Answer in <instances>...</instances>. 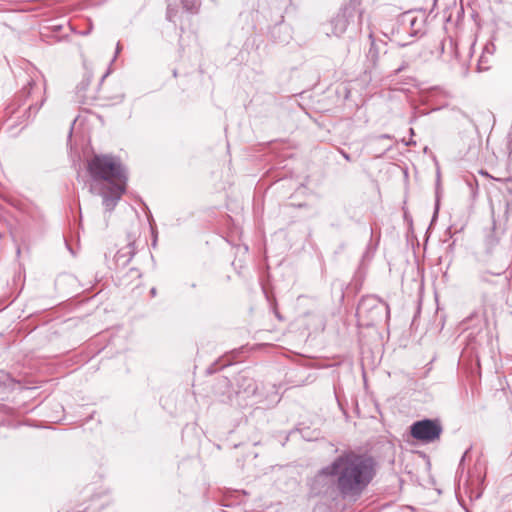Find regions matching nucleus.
<instances>
[{
  "label": "nucleus",
  "instance_id": "nucleus-8",
  "mask_svg": "<svg viewBox=\"0 0 512 512\" xmlns=\"http://www.w3.org/2000/svg\"><path fill=\"white\" fill-rule=\"evenodd\" d=\"M381 305L379 301L375 297H366L362 298L357 307V313L363 314L366 313L369 309L371 310H379Z\"/></svg>",
  "mask_w": 512,
  "mask_h": 512
},
{
  "label": "nucleus",
  "instance_id": "nucleus-21",
  "mask_svg": "<svg viewBox=\"0 0 512 512\" xmlns=\"http://www.w3.org/2000/svg\"><path fill=\"white\" fill-rule=\"evenodd\" d=\"M16 253H17V256H19V255H20V253H21V249H20V247H17Z\"/></svg>",
  "mask_w": 512,
  "mask_h": 512
},
{
  "label": "nucleus",
  "instance_id": "nucleus-5",
  "mask_svg": "<svg viewBox=\"0 0 512 512\" xmlns=\"http://www.w3.org/2000/svg\"><path fill=\"white\" fill-rule=\"evenodd\" d=\"M460 325L463 332L466 333L467 345L471 349H475L476 344L480 343V340L483 338L482 333L485 326L483 317L479 313L473 312Z\"/></svg>",
  "mask_w": 512,
  "mask_h": 512
},
{
  "label": "nucleus",
  "instance_id": "nucleus-14",
  "mask_svg": "<svg viewBox=\"0 0 512 512\" xmlns=\"http://www.w3.org/2000/svg\"><path fill=\"white\" fill-rule=\"evenodd\" d=\"M174 15H175V14H174L173 10H172L170 7H168V9H167V15H166L167 19H168L169 21H173V17H174Z\"/></svg>",
  "mask_w": 512,
  "mask_h": 512
},
{
  "label": "nucleus",
  "instance_id": "nucleus-22",
  "mask_svg": "<svg viewBox=\"0 0 512 512\" xmlns=\"http://www.w3.org/2000/svg\"><path fill=\"white\" fill-rule=\"evenodd\" d=\"M90 33V29L89 30H85V32H82V35H88Z\"/></svg>",
  "mask_w": 512,
  "mask_h": 512
},
{
  "label": "nucleus",
  "instance_id": "nucleus-7",
  "mask_svg": "<svg viewBox=\"0 0 512 512\" xmlns=\"http://www.w3.org/2000/svg\"><path fill=\"white\" fill-rule=\"evenodd\" d=\"M369 40L370 47L368 52L366 53V71H371L372 69H375L378 65L380 57V52L375 43V38L372 32L369 33Z\"/></svg>",
  "mask_w": 512,
  "mask_h": 512
},
{
  "label": "nucleus",
  "instance_id": "nucleus-18",
  "mask_svg": "<svg viewBox=\"0 0 512 512\" xmlns=\"http://www.w3.org/2000/svg\"><path fill=\"white\" fill-rule=\"evenodd\" d=\"M379 139H391V136L388 134H382L379 136Z\"/></svg>",
  "mask_w": 512,
  "mask_h": 512
},
{
  "label": "nucleus",
  "instance_id": "nucleus-16",
  "mask_svg": "<svg viewBox=\"0 0 512 512\" xmlns=\"http://www.w3.org/2000/svg\"><path fill=\"white\" fill-rule=\"evenodd\" d=\"M495 242H496V240H495L493 237H490V236H489V237L487 238V243H488V245L493 246V245L495 244Z\"/></svg>",
  "mask_w": 512,
  "mask_h": 512
},
{
  "label": "nucleus",
  "instance_id": "nucleus-10",
  "mask_svg": "<svg viewBox=\"0 0 512 512\" xmlns=\"http://www.w3.org/2000/svg\"><path fill=\"white\" fill-rule=\"evenodd\" d=\"M242 381L245 385V389H244V393L247 394V395H252L256 392V384L255 382L250 379V378H246V377H242Z\"/></svg>",
  "mask_w": 512,
  "mask_h": 512
},
{
  "label": "nucleus",
  "instance_id": "nucleus-1",
  "mask_svg": "<svg viewBox=\"0 0 512 512\" xmlns=\"http://www.w3.org/2000/svg\"><path fill=\"white\" fill-rule=\"evenodd\" d=\"M376 474V463L368 455L344 453L322 468L319 477H335V485L343 499L357 500Z\"/></svg>",
  "mask_w": 512,
  "mask_h": 512
},
{
  "label": "nucleus",
  "instance_id": "nucleus-17",
  "mask_svg": "<svg viewBox=\"0 0 512 512\" xmlns=\"http://www.w3.org/2000/svg\"><path fill=\"white\" fill-rule=\"evenodd\" d=\"M120 51H121V45L118 42L117 45H116V51H115V57L114 58L117 57V55L120 53Z\"/></svg>",
  "mask_w": 512,
  "mask_h": 512
},
{
  "label": "nucleus",
  "instance_id": "nucleus-3",
  "mask_svg": "<svg viewBox=\"0 0 512 512\" xmlns=\"http://www.w3.org/2000/svg\"><path fill=\"white\" fill-rule=\"evenodd\" d=\"M361 0H349L340 11L323 25L327 36L340 37L351 24L361 26L364 10L360 5Z\"/></svg>",
  "mask_w": 512,
  "mask_h": 512
},
{
  "label": "nucleus",
  "instance_id": "nucleus-9",
  "mask_svg": "<svg viewBox=\"0 0 512 512\" xmlns=\"http://www.w3.org/2000/svg\"><path fill=\"white\" fill-rule=\"evenodd\" d=\"M135 254L134 244L131 243L127 245L125 249H122L117 252L115 259L117 263H121L122 265H127Z\"/></svg>",
  "mask_w": 512,
  "mask_h": 512
},
{
  "label": "nucleus",
  "instance_id": "nucleus-12",
  "mask_svg": "<svg viewBox=\"0 0 512 512\" xmlns=\"http://www.w3.org/2000/svg\"><path fill=\"white\" fill-rule=\"evenodd\" d=\"M35 92V83L30 81L28 85L23 87L21 90V95L28 98Z\"/></svg>",
  "mask_w": 512,
  "mask_h": 512
},
{
  "label": "nucleus",
  "instance_id": "nucleus-20",
  "mask_svg": "<svg viewBox=\"0 0 512 512\" xmlns=\"http://www.w3.org/2000/svg\"><path fill=\"white\" fill-rule=\"evenodd\" d=\"M150 294H151L152 296H155V295H156V288H152V289L150 290Z\"/></svg>",
  "mask_w": 512,
  "mask_h": 512
},
{
  "label": "nucleus",
  "instance_id": "nucleus-6",
  "mask_svg": "<svg viewBox=\"0 0 512 512\" xmlns=\"http://www.w3.org/2000/svg\"><path fill=\"white\" fill-rule=\"evenodd\" d=\"M400 25L405 33L410 36H417L423 33L424 19L412 11L404 12L399 17Z\"/></svg>",
  "mask_w": 512,
  "mask_h": 512
},
{
  "label": "nucleus",
  "instance_id": "nucleus-19",
  "mask_svg": "<svg viewBox=\"0 0 512 512\" xmlns=\"http://www.w3.org/2000/svg\"><path fill=\"white\" fill-rule=\"evenodd\" d=\"M341 153H342L343 157H344L347 161H350V160H351V158H350V155H349V154L345 153L344 151H342Z\"/></svg>",
  "mask_w": 512,
  "mask_h": 512
},
{
  "label": "nucleus",
  "instance_id": "nucleus-11",
  "mask_svg": "<svg viewBox=\"0 0 512 512\" xmlns=\"http://www.w3.org/2000/svg\"><path fill=\"white\" fill-rule=\"evenodd\" d=\"M183 8L188 12H195L199 7L198 0H181Z\"/></svg>",
  "mask_w": 512,
  "mask_h": 512
},
{
  "label": "nucleus",
  "instance_id": "nucleus-24",
  "mask_svg": "<svg viewBox=\"0 0 512 512\" xmlns=\"http://www.w3.org/2000/svg\"><path fill=\"white\" fill-rule=\"evenodd\" d=\"M2 237V234L0 233V238Z\"/></svg>",
  "mask_w": 512,
  "mask_h": 512
},
{
  "label": "nucleus",
  "instance_id": "nucleus-15",
  "mask_svg": "<svg viewBox=\"0 0 512 512\" xmlns=\"http://www.w3.org/2000/svg\"><path fill=\"white\" fill-rule=\"evenodd\" d=\"M406 67H407V64L403 63L400 67H398L397 69L394 70V74L395 75L399 74L401 71L405 70Z\"/></svg>",
  "mask_w": 512,
  "mask_h": 512
},
{
  "label": "nucleus",
  "instance_id": "nucleus-13",
  "mask_svg": "<svg viewBox=\"0 0 512 512\" xmlns=\"http://www.w3.org/2000/svg\"><path fill=\"white\" fill-rule=\"evenodd\" d=\"M43 102H44V99H42V100H41V102H40L39 104H37V103H35V104H34V103L29 104V106H28V110H29V111H33L34 113H37V111H38V110L40 109V107L42 106Z\"/></svg>",
  "mask_w": 512,
  "mask_h": 512
},
{
  "label": "nucleus",
  "instance_id": "nucleus-23",
  "mask_svg": "<svg viewBox=\"0 0 512 512\" xmlns=\"http://www.w3.org/2000/svg\"><path fill=\"white\" fill-rule=\"evenodd\" d=\"M466 454H468V451H465V454H464V455H466ZM464 457H465V456H463V457H462V461L464 460Z\"/></svg>",
  "mask_w": 512,
  "mask_h": 512
},
{
  "label": "nucleus",
  "instance_id": "nucleus-4",
  "mask_svg": "<svg viewBox=\"0 0 512 512\" xmlns=\"http://www.w3.org/2000/svg\"><path fill=\"white\" fill-rule=\"evenodd\" d=\"M443 427L438 419H423L414 422L410 427V434L413 438L430 443L439 439Z\"/></svg>",
  "mask_w": 512,
  "mask_h": 512
},
{
  "label": "nucleus",
  "instance_id": "nucleus-2",
  "mask_svg": "<svg viewBox=\"0 0 512 512\" xmlns=\"http://www.w3.org/2000/svg\"><path fill=\"white\" fill-rule=\"evenodd\" d=\"M88 171L92 178L89 191L101 196L106 211H112L126 191V168L111 155H95L88 162Z\"/></svg>",
  "mask_w": 512,
  "mask_h": 512
}]
</instances>
